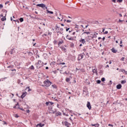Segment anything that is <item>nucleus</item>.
Listing matches in <instances>:
<instances>
[{"instance_id":"obj_1","label":"nucleus","mask_w":127,"mask_h":127,"mask_svg":"<svg viewBox=\"0 0 127 127\" xmlns=\"http://www.w3.org/2000/svg\"><path fill=\"white\" fill-rule=\"evenodd\" d=\"M52 83L50 82V81H49V80H46L44 81V86L45 87H49V86H50V85H51Z\"/></svg>"},{"instance_id":"obj_2","label":"nucleus","mask_w":127,"mask_h":127,"mask_svg":"<svg viewBox=\"0 0 127 127\" xmlns=\"http://www.w3.org/2000/svg\"><path fill=\"white\" fill-rule=\"evenodd\" d=\"M35 66L37 69L40 68L42 66L41 61H39L38 63L35 64Z\"/></svg>"},{"instance_id":"obj_3","label":"nucleus","mask_w":127,"mask_h":127,"mask_svg":"<svg viewBox=\"0 0 127 127\" xmlns=\"http://www.w3.org/2000/svg\"><path fill=\"white\" fill-rule=\"evenodd\" d=\"M84 55H85L84 54H80L78 55V61H80V60H81V59H83V58H84Z\"/></svg>"},{"instance_id":"obj_4","label":"nucleus","mask_w":127,"mask_h":127,"mask_svg":"<svg viewBox=\"0 0 127 127\" xmlns=\"http://www.w3.org/2000/svg\"><path fill=\"white\" fill-rule=\"evenodd\" d=\"M37 6H39L40 7H42V8H44V7H46V5L43 3L37 4Z\"/></svg>"},{"instance_id":"obj_5","label":"nucleus","mask_w":127,"mask_h":127,"mask_svg":"<svg viewBox=\"0 0 127 127\" xmlns=\"http://www.w3.org/2000/svg\"><path fill=\"white\" fill-rule=\"evenodd\" d=\"M87 107L89 110H91L92 109V106H91V103H90V102H87Z\"/></svg>"},{"instance_id":"obj_6","label":"nucleus","mask_w":127,"mask_h":127,"mask_svg":"<svg viewBox=\"0 0 127 127\" xmlns=\"http://www.w3.org/2000/svg\"><path fill=\"white\" fill-rule=\"evenodd\" d=\"M66 38L68 40H74V38L73 37H69V35H66Z\"/></svg>"},{"instance_id":"obj_7","label":"nucleus","mask_w":127,"mask_h":127,"mask_svg":"<svg viewBox=\"0 0 127 127\" xmlns=\"http://www.w3.org/2000/svg\"><path fill=\"white\" fill-rule=\"evenodd\" d=\"M79 42H81L82 44H85V43H86V41H85V39L81 38L80 39Z\"/></svg>"},{"instance_id":"obj_8","label":"nucleus","mask_w":127,"mask_h":127,"mask_svg":"<svg viewBox=\"0 0 127 127\" xmlns=\"http://www.w3.org/2000/svg\"><path fill=\"white\" fill-rule=\"evenodd\" d=\"M111 50L113 53H117V52H118V51H117L114 48H113Z\"/></svg>"},{"instance_id":"obj_9","label":"nucleus","mask_w":127,"mask_h":127,"mask_svg":"<svg viewBox=\"0 0 127 127\" xmlns=\"http://www.w3.org/2000/svg\"><path fill=\"white\" fill-rule=\"evenodd\" d=\"M13 108H14V109H18V108H19V105H18V103H17L16 104V106H14Z\"/></svg>"},{"instance_id":"obj_10","label":"nucleus","mask_w":127,"mask_h":127,"mask_svg":"<svg viewBox=\"0 0 127 127\" xmlns=\"http://www.w3.org/2000/svg\"><path fill=\"white\" fill-rule=\"evenodd\" d=\"M117 89H121L122 88V84H118L117 85Z\"/></svg>"},{"instance_id":"obj_11","label":"nucleus","mask_w":127,"mask_h":127,"mask_svg":"<svg viewBox=\"0 0 127 127\" xmlns=\"http://www.w3.org/2000/svg\"><path fill=\"white\" fill-rule=\"evenodd\" d=\"M56 116H61V113L60 112H58L56 113Z\"/></svg>"},{"instance_id":"obj_12","label":"nucleus","mask_w":127,"mask_h":127,"mask_svg":"<svg viewBox=\"0 0 127 127\" xmlns=\"http://www.w3.org/2000/svg\"><path fill=\"white\" fill-rule=\"evenodd\" d=\"M125 83H127V81L126 80L121 81V84H125Z\"/></svg>"},{"instance_id":"obj_13","label":"nucleus","mask_w":127,"mask_h":127,"mask_svg":"<svg viewBox=\"0 0 127 127\" xmlns=\"http://www.w3.org/2000/svg\"><path fill=\"white\" fill-rule=\"evenodd\" d=\"M92 127H99V126H100L99 124H95V125H92Z\"/></svg>"},{"instance_id":"obj_14","label":"nucleus","mask_w":127,"mask_h":127,"mask_svg":"<svg viewBox=\"0 0 127 127\" xmlns=\"http://www.w3.org/2000/svg\"><path fill=\"white\" fill-rule=\"evenodd\" d=\"M47 11L48 13H51V14H53V11H49V10H47Z\"/></svg>"},{"instance_id":"obj_15","label":"nucleus","mask_w":127,"mask_h":127,"mask_svg":"<svg viewBox=\"0 0 127 127\" xmlns=\"http://www.w3.org/2000/svg\"><path fill=\"white\" fill-rule=\"evenodd\" d=\"M25 96V94L24 93L22 94V95L21 96V98L22 99H23V98Z\"/></svg>"},{"instance_id":"obj_16","label":"nucleus","mask_w":127,"mask_h":127,"mask_svg":"<svg viewBox=\"0 0 127 127\" xmlns=\"http://www.w3.org/2000/svg\"><path fill=\"white\" fill-rule=\"evenodd\" d=\"M97 35L96 34H94L92 37H91V38H96Z\"/></svg>"},{"instance_id":"obj_17","label":"nucleus","mask_w":127,"mask_h":127,"mask_svg":"<svg viewBox=\"0 0 127 127\" xmlns=\"http://www.w3.org/2000/svg\"><path fill=\"white\" fill-rule=\"evenodd\" d=\"M5 19H6L5 17H3L2 18H1V20H2V21H4V20H5Z\"/></svg>"},{"instance_id":"obj_18","label":"nucleus","mask_w":127,"mask_h":127,"mask_svg":"<svg viewBox=\"0 0 127 127\" xmlns=\"http://www.w3.org/2000/svg\"><path fill=\"white\" fill-rule=\"evenodd\" d=\"M76 70H78L79 71H81V72H84V69H81L80 68H76Z\"/></svg>"},{"instance_id":"obj_19","label":"nucleus","mask_w":127,"mask_h":127,"mask_svg":"<svg viewBox=\"0 0 127 127\" xmlns=\"http://www.w3.org/2000/svg\"><path fill=\"white\" fill-rule=\"evenodd\" d=\"M93 73H97V69H93L92 70Z\"/></svg>"},{"instance_id":"obj_20","label":"nucleus","mask_w":127,"mask_h":127,"mask_svg":"<svg viewBox=\"0 0 127 127\" xmlns=\"http://www.w3.org/2000/svg\"><path fill=\"white\" fill-rule=\"evenodd\" d=\"M81 27H82L83 28H87V27H88V25L85 26V27H84V26H83L82 25H81Z\"/></svg>"},{"instance_id":"obj_21","label":"nucleus","mask_w":127,"mask_h":127,"mask_svg":"<svg viewBox=\"0 0 127 127\" xmlns=\"http://www.w3.org/2000/svg\"><path fill=\"white\" fill-rule=\"evenodd\" d=\"M13 50H14L13 49L11 50V51H10V54L11 55L13 54Z\"/></svg>"},{"instance_id":"obj_22","label":"nucleus","mask_w":127,"mask_h":127,"mask_svg":"<svg viewBox=\"0 0 127 127\" xmlns=\"http://www.w3.org/2000/svg\"><path fill=\"white\" fill-rule=\"evenodd\" d=\"M30 68L31 69V70H34V66H33V65H31Z\"/></svg>"},{"instance_id":"obj_23","label":"nucleus","mask_w":127,"mask_h":127,"mask_svg":"<svg viewBox=\"0 0 127 127\" xmlns=\"http://www.w3.org/2000/svg\"><path fill=\"white\" fill-rule=\"evenodd\" d=\"M90 34V32H84L82 34Z\"/></svg>"},{"instance_id":"obj_24","label":"nucleus","mask_w":127,"mask_h":127,"mask_svg":"<svg viewBox=\"0 0 127 127\" xmlns=\"http://www.w3.org/2000/svg\"><path fill=\"white\" fill-rule=\"evenodd\" d=\"M19 20L20 22H22V21H23V18H20Z\"/></svg>"},{"instance_id":"obj_25","label":"nucleus","mask_w":127,"mask_h":127,"mask_svg":"<svg viewBox=\"0 0 127 127\" xmlns=\"http://www.w3.org/2000/svg\"><path fill=\"white\" fill-rule=\"evenodd\" d=\"M36 127H41V124H38V125L36 126Z\"/></svg>"},{"instance_id":"obj_26","label":"nucleus","mask_w":127,"mask_h":127,"mask_svg":"<svg viewBox=\"0 0 127 127\" xmlns=\"http://www.w3.org/2000/svg\"><path fill=\"white\" fill-rule=\"evenodd\" d=\"M97 84H100V83H101V80H98L97 81Z\"/></svg>"},{"instance_id":"obj_27","label":"nucleus","mask_w":127,"mask_h":127,"mask_svg":"<svg viewBox=\"0 0 127 127\" xmlns=\"http://www.w3.org/2000/svg\"><path fill=\"white\" fill-rule=\"evenodd\" d=\"M105 77H103V78H102V79H101V81H102V82H104V81H105Z\"/></svg>"},{"instance_id":"obj_28","label":"nucleus","mask_w":127,"mask_h":127,"mask_svg":"<svg viewBox=\"0 0 127 127\" xmlns=\"http://www.w3.org/2000/svg\"><path fill=\"white\" fill-rule=\"evenodd\" d=\"M66 22H67V23H70V22H71V20H66Z\"/></svg>"},{"instance_id":"obj_29","label":"nucleus","mask_w":127,"mask_h":127,"mask_svg":"<svg viewBox=\"0 0 127 127\" xmlns=\"http://www.w3.org/2000/svg\"><path fill=\"white\" fill-rule=\"evenodd\" d=\"M49 104H50L51 106H52V105H53V104H54V103L51 102H49Z\"/></svg>"},{"instance_id":"obj_30","label":"nucleus","mask_w":127,"mask_h":127,"mask_svg":"<svg viewBox=\"0 0 127 127\" xmlns=\"http://www.w3.org/2000/svg\"><path fill=\"white\" fill-rule=\"evenodd\" d=\"M121 61H125V58L123 57L121 59Z\"/></svg>"},{"instance_id":"obj_31","label":"nucleus","mask_w":127,"mask_h":127,"mask_svg":"<svg viewBox=\"0 0 127 127\" xmlns=\"http://www.w3.org/2000/svg\"><path fill=\"white\" fill-rule=\"evenodd\" d=\"M2 7H3V5H2L1 4H0V8H2Z\"/></svg>"},{"instance_id":"obj_32","label":"nucleus","mask_w":127,"mask_h":127,"mask_svg":"<svg viewBox=\"0 0 127 127\" xmlns=\"http://www.w3.org/2000/svg\"><path fill=\"white\" fill-rule=\"evenodd\" d=\"M52 87L54 89V88H56V85H53Z\"/></svg>"},{"instance_id":"obj_33","label":"nucleus","mask_w":127,"mask_h":127,"mask_svg":"<svg viewBox=\"0 0 127 127\" xmlns=\"http://www.w3.org/2000/svg\"><path fill=\"white\" fill-rule=\"evenodd\" d=\"M66 82H69V81H70V79L69 78H66Z\"/></svg>"},{"instance_id":"obj_34","label":"nucleus","mask_w":127,"mask_h":127,"mask_svg":"<svg viewBox=\"0 0 127 127\" xmlns=\"http://www.w3.org/2000/svg\"><path fill=\"white\" fill-rule=\"evenodd\" d=\"M59 28V27H58V26L56 25V30H57V29H58Z\"/></svg>"},{"instance_id":"obj_35","label":"nucleus","mask_w":127,"mask_h":127,"mask_svg":"<svg viewBox=\"0 0 127 127\" xmlns=\"http://www.w3.org/2000/svg\"><path fill=\"white\" fill-rule=\"evenodd\" d=\"M117 0H112V1H113V2H114L115 3H116Z\"/></svg>"},{"instance_id":"obj_36","label":"nucleus","mask_w":127,"mask_h":127,"mask_svg":"<svg viewBox=\"0 0 127 127\" xmlns=\"http://www.w3.org/2000/svg\"><path fill=\"white\" fill-rule=\"evenodd\" d=\"M57 32H58V33H60L61 34H62V33H63V32H60L59 31H57Z\"/></svg>"},{"instance_id":"obj_37","label":"nucleus","mask_w":127,"mask_h":127,"mask_svg":"<svg viewBox=\"0 0 127 127\" xmlns=\"http://www.w3.org/2000/svg\"><path fill=\"white\" fill-rule=\"evenodd\" d=\"M62 43H63V41H60L59 43V44H62Z\"/></svg>"},{"instance_id":"obj_38","label":"nucleus","mask_w":127,"mask_h":127,"mask_svg":"<svg viewBox=\"0 0 127 127\" xmlns=\"http://www.w3.org/2000/svg\"><path fill=\"white\" fill-rule=\"evenodd\" d=\"M49 104H49V102H46V106H48Z\"/></svg>"},{"instance_id":"obj_39","label":"nucleus","mask_w":127,"mask_h":127,"mask_svg":"<svg viewBox=\"0 0 127 127\" xmlns=\"http://www.w3.org/2000/svg\"><path fill=\"white\" fill-rule=\"evenodd\" d=\"M60 106V105L58 104L57 105V108H58L59 109L60 108V107H59Z\"/></svg>"},{"instance_id":"obj_40","label":"nucleus","mask_w":127,"mask_h":127,"mask_svg":"<svg viewBox=\"0 0 127 127\" xmlns=\"http://www.w3.org/2000/svg\"><path fill=\"white\" fill-rule=\"evenodd\" d=\"M54 44H56V43H57V41H56V40L54 41Z\"/></svg>"},{"instance_id":"obj_41","label":"nucleus","mask_w":127,"mask_h":127,"mask_svg":"<svg viewBox=\"0 0 127 127\" xmlns=\"http://www.w3.org/2000/svg\"><path fill=\"white\" fill-rule=\"evenodd\" d=\"M108 126L109 127H114V126H113L112 124H109Z\"/></svg>"},{"instance_id":"obj_42","label":"nucleus","mask_w":127,"mask_h":127,"mask_svg":"<svg viewBox=\"0 0 127 127\" xmlns=\"http://www.w3.org/2000/svg\"><path fill=\"white\" fill-rule=\"evenodd\" d=\"M117 1H119V2H122V1H123V0H118Z\"/></svg>"},{"instance_id":"obj_43","label":"nucleus","mask_w":127,"mask_h":127,"mask_svg":"<svg viewBox=\"0 0 127 127\" xmlns=\"http://www.w3.org/2000/svg\"><path fill=\"white\" fill-rule=\"evenodd\" d=\"M104 34H108V31H106L104 32Z\"/></svg>"},{"instance_id":"obj_44","label":"nucleus","mask_w":127,"mask_h":127,"mask_svg":"<svg viewBox=\"0 0 127 127\" xmlns=\"http://www.w3.org/2000/svg\"><path fill=\"white\" fill-rule=\"evenodd\" d=\"M18 115H17V114H16L15 115V118H18Z\"/></svg>"},{"instance_id":"obj_45","label":"nucleus","mask_w":127,"mask_h":127,"mask_svg":"<svg viewBox=\"0 0 127 127\" xmlns=\"http://www.w3.org/2000/svg\"><path fill=\"white\" fill-rule=\"evenodd\" d=\"M9 3V1H6V2L5 3V4H7V3Z\"/></svg>"},{"instance_id":"obj_46","label":"nucleus","mask_w":127,"mask_h":127,"mask_svg":"<svg viewBox=\"0 0 127 127\" xmlns=\"http://www.w3.org/2000/svg\"><path fill=\"white\" fill-rule=\"evenodd\" d=\"M47 35L44 34L43 35H42V36L44 37V36H47Z\"/></svg>"},{"instance_id":"obj_47","label":"nucleus","mask_w":127,"mask_h":127,"mask_svg":"<svg viewBox=\"0 0 127 127\" xmlns=\"http://www.w3.org/2000/svg\"><path fill=\"white\" fill-rule=\"evenodd\" d=\"M119 22H123V21H123V20H121V19H119Z\"/></svg>"},{"instance_id":"obj_48","label":"nucleus","mask_w":127,"mask_h":127,"mask_svg":"<svg viewBox=\"0 0 127 127\" xmlns=\"http://www.w3.org/2000/svg\"><path fill=\"white\" fill-rule=\"evenodd\" d=\"M60 64H61L62 65H65V63H61Z\"/></svg>"},{"instance_id":"obj_49","label":"nucleus","mask_w":127,"mask_h":127,"mask_svg":"<svg viewBox=\"0 0 127 127\" xmlns=\"http://www.w3.org/2000/svg\"><path fill=\"white\" fill-rule=\"evenodd\" d=\"M26 112H27V113H29L30 111H29V110H27L26 111Z\"/></svg>"},{"instance_id":"obj_50","label":"nucleus","mask_w":127,"mask_h":127,"mask_svg":"<svg viewBox=\"0 0 127 127\" xmlns=\"http://www.w3.org/2000/svg\"><path fill=\"white\" fill-rule=\"evenodd\" d=\"M70 29V28H68L67 29H66V31H68Z\"/></svg>"},{"instance_id":"obj_51","label":"nucleus","mask_w":127,"mask_h":127,"mask_svg":"<svg viewBox=\"0 0 127 127\" xmlns=\"http://www.w3.org/2000/svg\"><path fill=\"white\" fill-rule=\"evenodd\" d=\"M120 44H123V41H122V40H121V41H120Z\"/></svg>"},{"instance_id":"obj_52","label":"nucleus","mask_w":127,"mask_h":127,"mask_svg":"<svg viewBox=\"0 0 127 127\" xmlns=\"http://www.w3.org/2000/svg\"><path fill=\"white\" fill-rule=\"evenodd\" d=\"M60 30H61L62 31H63V28H60Z\"/></svg>"},{"instance_id":"obj_53","label":"nucleus","mask_w":127,"mask_h":127,"mask_svg":"<svg viewBox=\"0 0 127 127\" xmlns=\"http://www.w3.org/2000/svg\"><path fill=\"white\" fill-rule=\"evenodd\" d=\"M105 37H104L103 38H102V40L104 41V40H105Z\"/></svg>"},{"instance_id":"obj_54","label":"nucleus","mask_w":127,"mask_h":127,"mask_svg":"<svg viewBox=\"0 0 127 127\" xmlns=\"http://www.w3.org/2000/svg\"><path fill=\"white\" fill-rule=\"evenodd\" d=\"M76 33L75 32H74L73 33H72V35H75V34Z\"/></svg>"},{"instance_id":"obj_55","label":"nucleus","mask_w":127,"mask_h":127,"mask_svg":"<svg viewBox=\"0 0 127 127\" xmlns=\"http://www.w3.org/2000/svg\"><path fill=\"white\" fill-rule=\"evenodd\" d=\"M41 127H44V124H41Z\"/></svg>"},{"instance_id":"obj_56","label":"nucleus","mask_w":127,"mask_h":127,"mask_svg":"<svg viewBox=\"0 0 127 127\" xmlns=\"http://www.w3.org/2000/svg\"><path fill=\"white\" fill-rule=\"evenodd\" d=\"M105 31V29L103 28L102 32H104Z\"/></svg>"},{"instance_id":"obj_57","label":"nucleus","mask_w":127,"mask_h":127,"mask_svg":"<svg viewBox=\"0 0 127 127\" xmlns=\"http://www.w3.org/2000/svg\"><path fill=\"white\" fill-rule=\"evenodd\" d=\"M119 15H120V16H121V17L123 16V15H122V14H119Z\"/></svg>"},{"instance_id":"obj_58","label":"nucleus","mask_w":127,"mask_h":127,"mask_svg":"<svg viewBox=\"0 0 127 127\" xmlns=\"http://www.w3.org/2000/svg\"><path fill=\"white\" fill-rule=\"evenodd\" d=\"M48 66H47V67H46V69L47 70V69H48Z\"/></svg>"},{"instance_id":"obj_59","label":"nucleus","mask_w":127,"mask_h":127,"mask_svg":"<svg viewBox=\"0 0 127 127\" xmlns=\"http://www.w3.org/2000/svg\"><path fill=\"white\" fill-rule=\"evenodd\" d=\"M98 39H99V40H100V39H102V38L99 37V38H98Z\"/></svg>"},{"instance_id":"obj_60","label":"nucleus","mask_w":127,"mask_h":127,"mask_svg":"<svg viewBox=\"0 0 127 127\" xmlns=\"http://www.w3.org/2000/svg\"><path fill=\"white\" fill-rule=\"evenodd\" d=\"M30 91H31V89H28V92H30Z\"/></svg>"},{"instance_id":"obj_61","label":"nucleus","mask_w":127,"mask_h":127,"mask_svg":"<svg viewBox=\"0 0 127 127\" xmlns=\"http://www.w3.org/2000/svg\"><path fill=\"white\" fill-rule=\"evenodd\" d=\"M65 126H67V122H65Z\"/></svg>"},{"instance_id":"obj_62","label":"nucleus","mask_w":127,"mask_h":127,"mask_svg":"<svg viewBox=\"0 0 127 127\" xmlns=\"http://www.w3.org/2000/svg\"><path fill=\"white\" fill-rule=\"evenodd\" d=\"M82 45H82V44H80V45H79V46L81 47V46H82Z\"/></svg>"},{"instance_id":"obj_63","label":"nucleus","mask_w":127,"mask_h":127,"mask_svg":"<svg viewBox=\"0 0 127 127\" xmlns=\"http://www.w3.org/2000/svg\"><path fill=\"white\" fill-rule=\"evenodd\" d=\"M116 43H119V42L118 41H116Z\"/></svg>"},{"instance_id":"obj_64","label":"nucleus","mask_w":127,"mask_h":127,"mask_svg":"<svg viewBox=\"0 0 127 127\" xmlns=\"http://www.w3.org/2000/svg\"><path fill=\"white\" fill-rule=\"evenodd\" d=\"M83 51H86V49H84Z\"/></svg>"}]
</instances>
